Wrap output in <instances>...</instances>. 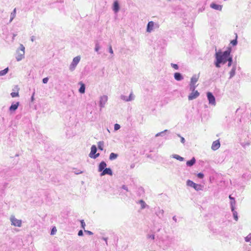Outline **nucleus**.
Masks as SVG:
<instances>
[{
    "label": "nucleus",
    "instance_id": "1",
    "mask_svg": "<svg viewBox=\"0 0 251 251\" xmlns=\"http://www.w3.org/2000/svg\"><path fill=\"white\" fill-rule=\"evenodd\" d=\"M231 52V49L228 48V50L224 52L219 51L216 53L215 56L216 58L220 59L223 64H225L228 60V59L231 57L230 54Z\"/></svg>",
    "mask_w": 251,
    "mask_h": 251
},
{
    "label": "nucleus",
    "instance_id": "2",
    "mask_svg": "<svg viewBox=\"0 0 251 251\" xmlns=\"http://www.w3.org/2000/svg\"><path fill=\"white\" fill-rule=\"evenodd\" d=\"M106 163L104 161H101L99 165L98 171L100 173L101 176L105 175H110V168H106Z\"/></svg>",
    "mask_w": 251,
    "mask_h": 251
},
{
    "label": "nucleus",
    "instance_id": "3",
    "mask_svg": "<svg viewBox=\"0 0 251 251\" xmlns=\"http://www.w3.org/2000/svg\"><path fill=\"white\" fill-rule=\"evenodd\" d=\"M25 48L23 44H20L19 48L16 51L17 56L16 57L17 61L22 60L25 57Z\"/></svg>",
    "mask_w": 251,
    "mask_h": 251
},
{
    "label": "nucleus",
    "instance_id": "4",
    "mask_svg": "<svg viewBox=\"0 0 251 251\" xmlns=\"http://www.w3.org/2000/svg\"><path fill=\"white\" fill-rule=\"evenodd\" d=\"M98 151V148L96 145H93L91 146V151L89 154V156L93 159H96L98 157L100 154L99 153H97Z\"/></svg>",
    "mask_w": 251,
    "mask_h": 251
},
{
    "label": "nucleus",
    "instance_id": "5",
    "mask_svg": "<svg viewBox=\"0 0 251 251\" xmlns=\"http://www.w3.org/2000/svg\"><path fill=\"white\" fill-rule=\"evenodd\" d=\"M80 60V56H77L74 58L72 62L70 65L69 67V70L71 71H73L75 70L76 66L78 64V63L79 62Z\"/></svg>",
    "mask_w": 251,
    "mask_h": 251
},
{
    "label": "nucleus",
    "instance_id": "6",
    "mask_svg": "<svg viewBox=\"0 0 251 251\" xmlns=\"http://www.w3.org/2000/svg\"><path fill=\"white\" fill-rule=\"evenodd\" d=\"M187 184L188 186L194 188L197 191L202 190V186L201 184H196L190 180H187Z\"/></svg>",
    "mask_w": 251,
    "mask_h": 251
},
{
    "label": "nucleus",
    "instance_id": "7",
    "mask_svg": "<svg viewBox=\"0 0 251 251\" xmlns=\"http://www.w3.org/2000/svg\"><path fill=\"white\" fill-rule=\"evenodd\" d=\"M10 221L12 223V225L15 226L21 227L22 226V221L16 219L14 216H11L10 217Z\"/></svg>",
    "mask_w": 251,
    "mask_h": 251
},
{
    "label": "nucleus",
    "instance_id": "8",
    "mask_svg": "<svg viewBox=\"0 0 251 251\" xmlns=\"http://www.w3.org/2000/svg\"><path fill=\"white\" fill-rule=\"evenodd\" d=\"M207 97L209 101V103L212 105H215L216 104L215 98L211 92L207 93Z\"/></svg>",
    "mask_w": 251,
    "mask_h": 251
},
{
    "label": "nucleus",
    "instance_id": "9",
    "mask_svg": "<svg viewBox=\"0 0 251 251\" xmlns=\"http://www.w3.org/2000/svg\"><path fill=\"white\" fill-rule=\"evenodd\" d=\"M198 78L196 75L193 76L191 78V82H190V90H194V89L196 88V83L198 81Z\"/></svg>",
    "mask_w": 251,
    "mask_h": 251
},
{
    "label": "nucleus",
    "instance_id": "10",
    "mask_svg": "<svg viewBox=\"0 0 251 251\" xmlns=\"http://www.w3.org/2000/svg\"><path fill=\"white\" fill-rule=\"evenodd\" d=\"M108 97L106 95H103L100 97V106L101 107L104 106L105 104L108 100Z\"/></svg>",
    "mask_w": 251,
    "mask_h": 251
},
{
    "label": "nucleus",
    "instance_id": "11",
    "mask_svg": "<svg viewBox=\"0 0 251 251\" xmlns=\"http://www.w3.org/2000/svg\"><path fill=\"white\" fill-rule=\"evenodd\" d=\"M192 92L188 96V99L189 100H192L193 99H196L200 95V93L198 92V91L197 90L195 91L194 90H192Z\"/></svg>",
    "mask_w": 251,
    "mask_h": 251
},
{
    "label": "nucleus",
    "instance_id": "12",
    "mask_svg": "<svg viewBox=\"0 0 251 251\" xmlns=\"http://www.w3.org/2000/svg\"><path fill=\"white\" fill-rule=\"evenodd\" d=\"M19 106V102H16V103H13L9 108V110L11 113L15 112L18 108Z\"/></svg>",
    "mask_w": 251,
    "mask_h": 251
},
{
    "label": "nucleus",
    "instance_id": "13",
    "mask_svg": "<svg viewBox=\"0 0 251 251\" xmlns=\"http://www.w3.org/2000/svg\"><path fill=\"white\" fill-rule=\"evenodd\" d=\"M220 147V143L219 140L215 141L213 142L211 149L214 150L216 151L218 150Z\"/></svg>",
    "mask_w": 251,
    "mask_h": 251
},
{
    "label": "nucleus",
    "instance_id": "14",
    "mask_svg": "<svg viewBox=\"0 0 251 251\" xmlns=\"http://www.w3.org/2000/svg\"><path fill=\"white\" fill-rule=\"evenodd\" d=\"M78 84L80 85V88L78 89V92L80 94H84L85 92V85L82 81L78 82Z\"/></svg>",
    "mask_w": 251,
    "mask_h": 251
},
{
    "label": "nucleus",
    "instance_id": "15",
    "mask_svg": "<svg viewBox=\"0 0 251 251\" xmlns=\"http://www.w3.org/2000/svg\"><path fill=\"white\" fill-rule=\"evenodd\" d=\"M120 9L119 4L117 1H115L113 3V9L115 12H117Z\"/></svg>",
    "mask_w": 251,
    "mask_h": 251
},
{
    "label": "nucleus",
    "instance_id": "16",
    "mask_svg": "<svg viewBox=\"0 0 251 251\" xmlns=\"http://www.w3.org/2000/svg\"><path fill=\"white\" fill-rule=\"evenodd\" d=\"M153 26L154 23L152 21L149 22L148 24L147 31L149 32H151V31L152 30Z\"/></svg>",
    "mask_w": 251,
    "mask_h": 251
},
{
    "label": "nucleus",
    "instance_id": "17",
    "mask_svg": "<svg viewBox=\"0 0 251 251\" xmlns=\"http://www.w3.org/2000/svg\"><path fill=\"white\" fill-rule=\"evenodd\" d=\"M174 77L178 81L182 79V75L179 73H176L174 75Z\"/></svg>",
    "mask_w": 251,
    "mask_h": 251
},
{
    "label": "nucleus",
    "instance_id": "18",
    "mask_svg": "<svg viewBox=\"0 0 251 251\" xmlns=\"http://www.w3.org/2000/svg\"><path fill=\"white\" fill-rule=\"evenodd\" d=\"M196 162V160L194 157H193L192 159L189 161H188L186 162V164L188 166H192Z\"/></svg>",
    "mask_w": 251,
    "mask_h": 251
},
{
    "label": "nucleus",
    "instance_id": "19",
    "mask_svg": "<svg viewBox=\"0 0 251 251\" xmlns=\"http://www.w3.org/2000/svg\"><path fill=\"white\" fill-rule=\"evenodd\" d=\"M104 142L103 141H100L98 143V149L100 151L103 150Z\"/></svg>",
    "mask_w": 251,
    "mask_h": 251
},
{
    "label": "nucleus",
    "instance_id": "20",
    "mask_svg": "<svg viewBox=\"0 0 251 251\" xmlns=\"http://www.w3.org/2000/svg\"><path fill=\"white\" fill-rule=\"evenodd\" d=\"M211 7L215 9L216 10H221L222 9V6L220 5H217L215 3H212L211 4Z\"/></svg>",
    "mask_w": 251,
    "mask_h": 251
},
{
    "label": "nucleus",
    "instance_id": "21",
    "mask_svg": "<svg viewBox=\"0 0 251 251\" xmlns=\"http://www.w3.org/2000/svg\"><path fill=\"white\" fill-rule=\"evenodd\" d=\"M9 71L8 67L6 68L3 70L0 71V76H3L6 75Z\"/></svg>",
    "mask_w": 251,
    "mask_h": 251
},
{
    "label": "nucleus",
    "instance_id": "22",
    "mask_svg": "<svg viewBox=\"0 0 251 251\" xmlns=\"http://www.w3.org/2000/svg\"><path fill=\"white\" fill-rule=\"evenodd\" d=\"M16 13V8H15L11 13L10 20V22H11L13 20V19L15 17Z\"/></svg>",
    "mask_w": 251,
    "mask_h": 251
},
{
    "label": "nucleus",
    "instance_id": "23",
    "mask_svg": "<svg viewBox=\"0 0 251 251\" xmlns=\"http://www.w3.org/2000/svg\"><path fill=\"white\" fill-rule=\"evenodd\" d=\"M216 61L215 62V65H216V67L220 68V64L221 63H222V61L219 58H216Z\"/></svg>",
    "mask_w": 251,
    "mask_h": 251
},
{
    "label": "nucleus",
    "instance_id": "24",
    "mask_svg": "<svg viewBox=\"0 0 251 251\" xmlns=\"http://www.w3.org/2000/svg\"><path fill=\"white\" fill-rule=\"evenodd\" d=\"M229 74H230V77H232L235 75V68H233L231 69V70L230 71V72L229 73Z\"/></svg>",
    "mask_w": 251,
    "mask_h": 251
},
{
    "label": "nucleus",
    "instance_id": "25",
    "mask_svg": "<svg viewBox=\"0 0 251 251\" xmlns=\"http://www.w3.org/2000/svg\"><path fill=\"white\" fill-rule=\"evenodd\" d=\"M139 203L141 205L142 209H144V208H145V207H146V203H145L144 201H143V200H140L139 201Z\"/></svg>",
    "mask_w": 251,
    "mask_h": 251
},
{
    "label": "nucleus",
    "instance_id": "26",
    "mask_svg": "<svg viewBox=\"0 0 251 251\" xmlns=\"http://www.w3.org/2000/svg\"><path fill=\"white\" fill-rule=\"evenodd\" d=\"M237 35H236V38L234 40H233L232 41H231L230 42V43L233 45V46H235L237 45Z\"/></svg>",
    "mask_w": 251,
    "mask_h": 251
},
{
    "label": "nucleus",
    "instance_id": "27",
    "mask_svg": "<svg viewBox=\"0 0 251 251\" xmlns=\"http://www.w3.org/2000/svg\"><path fill=\"white\" fill-rule=\"evenodd\" d=\"M174 158H176V159L179 160V161H183L184 160V158L181 156H180L178 155H175L174 156Z\"/></svg>",
    "mask_w": 251,
    "mask_h": 251
},
{
    "label": "nucleus",
    "instance_id": "28",
    "mask_svg": "<svg viewBox=\"0 0 251 251\" xmlns=\"http://www.w3.org/2000/svg\"><path fill=\"white\" fill-rule=\"evenodd\" d=\"M80 224H81V227L82 228L85 229V223L84 221L83 220H81L80 221Z\"/></svg>",
    "mask_w": 251,
    "mask_h": 251
},
{
    "label": "nucleus",
    "instance_id": "29",
    "mask_svg": "<svg viewBox=\"0 0 251 251\" xmlns=\"http://www.w3.org/2000/svg\"><path fill=\"white\" fill-rule=\"evenodd\" d=\"M100 49V46H99L98 43L97 42L96 43V45H95V50L96 52H98V51Z\"/></svg>",
    "mask_w": 251,
    "mask_h": 251
},
{
    "label": "nucleus",
    "instance_id": "30",
    "mask_svg": "<svg viewBox=\"0 0 251 251\" xmlns=\"http://www.w3.org/2000/svg\"><path fill=\"white\" fill-rule=\"evenodd\" d=\"M118 155L114 153H111V160L117 158Z\"/></svg>",
    "mask_w": 251,
    "mask_h": 251
},
{
    "label": "nucleus",
    "instance_id": "31",
    "mask_svg": "<svg viewBox=\"0 0 251 251\" xmlns=\"http://www.w3.org/2000/svg\"><path fill=\"white\" fill-rule=\"evenodd\" d=\"M11 96L12 98L16 97L19 96V93L18 92H12Z\"/></svg>",
    "mask_w": 251,
    "mask_h": 251
},
{
    "label": "nucleus",
    "instance_id": "32",
    "mask_svg": "<svg viewBox=\"0 0 251 251\" xmlns=\"http://www.w3.org/2000/svg\"><path fill=\"white\" fill-rule=\"evenodd\" d=\"M57 230L56 229V227H53L51 230V232H50V234L51 235H54L55 234Z\"/></svg>",
    "mask_w": 251,
    "mask_h": 251
},
{
    "label": "nucleus",
    "instance_id": "33",
    "mask_svg": "<svg viewBox=\"0 0 251 251\" xmlns=\"http://www.w3.org/2000/svg\"><path fill=\"white\" fill-rule=\"evenodd\" d=\"M233 217L235 221L238 220V216H237V212L236 211H233Z\"/></svg>",
    "mask_w": 251,
    "mask_h": 251
},
{
    "label": "nucleus",
    "instance_id": "34",
    "mask_svg": "<svg viewBox=\"0 0 251 251\" xmlns=\"http://www.w3.org/2000/svg\"><path fill=\"white\" fill-rule=\"evenodd\" d=\"M227 61L228 62V66L230 67L231 65V63H232V57H230L228 59Z\"/></svg>",
    "mask_w": 251,
    "mask_h": 251
},
{
    "label": "nucleus",
    "instance_id": "35",
    "mask_svg": "<svg viewBox=\"0 0 251 251\" xmlns=\"http://www.w3.org/2000/svg\"><path fill=\"white\" fill-rule=\"evenodd\" d=\"M49 78L48 77H45L42 79V82L43 83L46 84L48 82Z\"/></svg>",
    "mask_w": 251,
    "mask_h": 251
},
{
    "label": "nucleus",
    "instance_id": "36",
    "mask_svg": "<svg viewBox=\"0 0 251 251\" xmlns=\"http://www.w3.org/2000/svg\"><path fill=\"white\" fill-rule=\"evenodd\" d=\"M120 128V126L119 124H115L114 125V129L115 130H117Z\"/></svg>",
    "mask_w": 251,
    "mask_h": 251
},
{
    "label": "nucleus",
    "instance_id": "37",
    "mask_svg": "<svg viewBox=\"0 0 251 251\" xmlns=\"http://www.w3.org/2000/svg\"><path fill=\"white\" fill-rule=\"evenodd\" d=\"M197 176L200 178H202L204 176V175L202 173H200L197 175Z\"/></svg>",
    "mask_w": 251,
    "mask_h": 251
},
{
    "label": "nucleus",
    "instance_id": "38",
    "mask_svg": "<svg viewBox=\"0 0 251 251\" xmlns=\"http://www.w3.org/2000/svg\"><path fill=\"white\" fill-rule=\"evenodd\" d=\"M78 235L79 236H82L83 235V232L82 230H80L78 232Z\"/></svg>",
    "mask_w": 251,
    "mask_h": 251
},
{
    "label": "nucleus",
    "instance_id": "39",
    "mask_svg": "<svg viewBox=\"0 0 251 251\" xmlns=\"http://www.w3.org/2000/svg\"><path fill=\"white\" fill-rule=\"evenodd\" d=\"M84 232L90 235L93 234V233L92 232L89 231V230H86L84 229Z\"/></svg>",
    "mask_w": 251,
    "mask_h": 251
},
{
    "label": "nucleus",
    "instance_id": "40",
    "mask_svg": "<svg viewBox=\"0 0 251 251\" xmlns=\"http://www.w3.org/2000/svg\"><path fill=\"white\" fill-rule=\"evenodd\" d=\"M172 67L176 70H177L178 67L177 64H172Z\"/></svg>",
    "mask_w": 251,
    "mask_h": 251
},
{
    "label": "nucleus",
    "instance_id": "41",
    "mask_svg": "<svg viewBox=\"0 0 251 251\" xmlns=\"http://www.w3.org/2000/svg\"><path fill=\"white\" fill-rule=\"evenodd\" d=\"M133 99V98H132V93H131L129 96V98L127 100H126V101H129V100H131Z\"/></svg>",
    "mask_w": 251,
    "mask_h": 251
},
{
    "label": "nucleus",
    "instance_id": "42",
    "mask_svg": "<svg viewBox=\"0 0 251 251\" xmlns=\"http://www.w3.org/2000/svg\"><path fill=\"white\" fill-rule=\"evenodd\" d=\"M148 238L151 239L152 240H154V235H150L148 236Z\"/></svg>",
    "mask_w": 251,
    "mask_h": 251
},
{
    "label": "nucleus",
    "instance_id": "43",
    "mask_svg": "<svg viewBox=\"0 0 251 251\" xmlns=\"http://www.w3.org/2000/svg\"><path fill=\"white\" fill-rule=\"evenodd\" d=\"M229 198L230 199V200H233V201L231 202V203H235V200H234V199L232 197H231V196L230 195L229 196Z\"/></svg>",
    "mask_w": 251,
    "mask_h": 251
},
{
    "label": "nucleus",
    "instance_id": "44",
    "mask_svg": "<svg viewBox=\"0 0 251 251\" xmlns=\"http://www.w3.org/2000/svg\"><path fill=\"white\" fill-rule=\"evenodd\" d=\"M17 35V33H13V36H12V40L13 41L15 39V37Z\"/></svg>",
    "mask_w": 251,
    "mask_h": 251
},
{
    "label": "nucleus",
    "instance_id": "45",
    "mask_svg": "<svg viewBox=\"0 0 251 251\" xmlns=\"http://www.w3.org/2000/svg\"><path fill=\"white\" fill-rule=\"evenodd\" d=\"M34 40H35V37L34 36H32L31 37V41L32 42H33L34 41Z\"/></svg>",
    "mask_w": 251,
    "mask_h": 251
},
{
    "label": "nucleus",
    "instance_id": "46",
    "mask_svg": "<svg viewBox=\"0 0 251 251\" xmlns=\"http://www.w3.org/2000/svg\"><path fill=\"white\" fill-rule=\"evenodd\" d=\"M81 173H82V171H80V172L76 171V172H75V174H77V175H78V174H81Z\"/></svg>",
    "mask_w": 251,
    "mask_h": 251
},
{
    "label": "nucleus",
    "instance_id": "47",
    "mask_svg": "<svg viewBox=\"0 0 251 251\" xmlns=\"http://www.w3.org/2000/svg\"><path fill=\"white\" fill-rule=\"evenodd\" d=\"M123 188L127 191V189H126V187L125 186H123Z\"/></svg>",
    "mask_w": 251,
    "mask_h": 251
},
{
    "label": "nucleus",
    "instance_id": "48",
    "mask_svg": "<svg viewBox=\"0 0 251 251\" xmlns=\"http://www.w3.org/2000/svg\"><path fill=\"white\" fill-rule=\"evenodd\" d=\"M31 100H32V101H33V100H34L33 95H32V96L31 97Z\"/></svg>",
    "mask_w": 251,
    "mask_h": 251
},
{
    "label": "nucleus",
    "instance_id": "49",
    "mask_svg": "<svg viewBox=\"0 0 251 251\" xmlns=\"http://www.w3.org/2000/svg\"><path fill=\"white\" fill-rule=\"evenodd\" d=\"M184 139L183 138H181V141H182V142H184Z\"/></svg>",
    "mask_w": 251,
    "mask_h": 251
},
{
    "label": "nucleus",
    "instance_id": "50",
    "mask_svg": "<svg viewBox=\"0 0 251 251\" xmlns=\"http://www.w3.org/2000/svg\"><path fill=\"white\" fill-rule=\"evenodd\" d=\"M108 50L110 52V46L108 48Z\"/></svg>",
    "mask_w": 251,
    "mask_h": 251
},
{
    "label": "nucleus",
    "instance_id": "51",
    "mask_svg": "<svg viewBox=\"0 0 251 251\" xmlns=\"http://www.w3.org/2000/svg\"><path fill=\"white\" fill-rule=\"evenodd\" d=\"M232 211H234V208L233 207H232Z\"/></svg>",
    "mask_w": 251,
    "mask_h": 251
},
{
    "label": "nucleus",
    "instance_id": "52",
    "mask_svg": "<svg viewBox=\"0 0 251 251\" xmlns=\"http://www.w3.org/2000/svg\"><path fill=\"white\" fill-rule=\"evenodd\" d=\"M104 240H105V241H106L107 239H106V238H104ZM106 242H107V241H106ZM106 244H107V243H106Z\"/></svg>",
    "mask_w": 251,
    "mask_h": 251
},
{
    "label": "nucleus",
    "instance_id": "53",
    "mask_svg": "<svg viewBox=\"0 0 251 251\" xmlns=\"http://www.w3.org/2000/svg\"><path fill=\"white\" fill-rule=\"evenodd\" d=\"M107 131L110 133V130L107 128Z\"/></svg>",
    "mask_w": 251,
    "mask_h": 251
},
{
    "label": "nucleus",
    "instance_id": "54",
    "mask_svg": "<svg viewBox=\"0 0 251 251\" xmlns=\"http://www.w3.org/2000/svg\"><path fill=\"white\" fill-rule=\"evenodd\" d=\"M110 52H111V53H112V50H111V49Z\"/></svg>",
    "mask_w": 251,
    "mask_h": 251
}]
</instances>
